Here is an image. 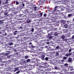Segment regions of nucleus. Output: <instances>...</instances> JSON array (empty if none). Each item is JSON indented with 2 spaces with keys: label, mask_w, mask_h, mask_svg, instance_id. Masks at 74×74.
Returning <instances> with one entry per match:
<instances>
[{
  "label": "nucleus",
  "mask_w": 74,
  "mask_h": 74,
  "mask_svg": "<svg viewBox=\"0 0 74 74\" xmlns=\"http://www.w3.org/2000/svg\"><path fill=\"white\" fill-rule=\"evenodd\" d=\"M10 54L9 53H7L5 54V56H2V58L4 59H7V57H5V56H8Z\"/></svg>",
  "instance_id": "f257e3e1"
},
{
  "label": "nucleus",
  "mask_w": 74,
  "mask_h": 74,
  "mask_svg": "<svg viewBox=\"0 0 74 74\" xmlns=\"http://www.w3.org/2000/svg\"><path fill=\"white\" fill-rule=\"evenodd\" d=\"M52 35V34H48V38L49 39H51V38H52V36H51Z\"/></svg>",
  "instance_id": "f03ea898"
},
{
  "label": "nucleus",
  "mask_w": 74,
  "mask_h": 74,
  "mask_svg": "<svg viewBox=\"0 0 74 74\" xmlns=\"http://www.w3.org/2000/svg\"><path fill=\"white\" fill-rule=\"evenodd\" d=\"M66 22H68V21H64L63 20H62L61 21V23H62L63 24H65Z\"/></svg>",
  "instance_id": "7ed1b4c3"
},
{
  "label": "nucleus",
  "mask_w": 74,
  "mask_h": 74,
  "mask_svg": "<svg viewBox=\"0 0 74 74\" xmlns=\"http://www.w3.org/2000/svg\"><path fill=\"white\" fill-rule=\"evenodd\" d=\"M21 60L22 61H21V62H23V63H26V61L25 60L23 59L21 60Z\"/></svg>",
  "instance_id": "20e7f679"
},
{
  "label": "nucleus",
  "mask_w": 74,
  "mask_h": 74,
  "mask_svg": "<svg viewBox=\"0 0 74 74\" xmlns=\"http://www.w3.org/2000/svg\"><path fill=\"white\" fill-rule=\"evenodd\" d=\"M44 58H45V55H43L42 56L41 58L42 60H44Z\"/></svg>",
  "instance_id": "39448f33"
},
{
  "label": "nucleus",
  "mask_w": 74,
  "mask_h": 74,
  "mask_svg": "<svg viewBox=\"0 0 74 74\" xmlns=\"http://www.w3.org/2000/svg\"><path fill=\"white\" fill-rule=\"evenodd\" d=\"M68 61L69 62H71L72 61V59L71 58H69L68 59Z\"/></svg>",
  "instance_id": "423d86ee"
},
{
  "label": "nucleus",
  "mask_w": 74,
  "mask_h": 74,
  "mask_svg": "<svg viewBox=\"0 0 74 74\" xmlns=\"http://www.w3.org/2000/svg\"><path fill=\"white\" fill-rule=\"evenodd\" d=\"M18 69V67H17L16 68H15V70L14 71V72L16 71H18V70H19V69Z\"/></svg>",
  "instance_id": "0eeeda50"
},
{
  "label": "nucleus",
  "mask_w": 74,
  "mask_h": 74,
  "mask_svg": "<svg viewBox=\"0 0 74 74\" xmlns=\"http://www.w3.org/2000/svg\"><path fill=\"white\" fill-rule=\"evenodd\" d=\"M64 37H65V36H64V35H62L61 36V38L62 39H64Z\"/></svg>",
  "instance_id": "6e6552de"
},
{
  "label": "nucleus",
  "mask_w": 74,
  "mask_h": 74,
  "mask_svg": "<svg viewBox=\"0 0 74 74\" xmlns=\"http://www.w3.org/2000/svg\"><path fill=\"white\" fill-rule=\"evenodd\" d=\"M59 49V47L58 46H57L56 48V50H58Z\"/></svg>",
  "instance_id": "1a4fd4ad"
},
{
  "label": "nucleus",
  "mask_w": 74,
  "mask_h": 74,
  "mask_svg": "<svg viewBox=\"0 0 74 74\" xmlns=\"http://www.w3.org/2000/svg\"><path fill=\"white\" fill-rule=\"evenodd\" d=\"M8 0H6V1L5 2V4H6L8 3Z\"/></svg>",
  "instance_id": "9d476101"
},
{
  "label": "nucleus",
  "mask_w": 74,
  "mask_h": 74,
  "mask_svg": "<svg viewBox=\"0 0 74 74\" xmlns=\"http://www.w3.org/2000/svg\"><path fill=\"white\" fill-rule=\"evenodd\" d=\"M64 27L65 28H67V24H65L64 25Z\"/></svg>",
  "instance_id": "9b49d317"
},
{
  "label": "nucleus",
  "mask_w": 74,
  "mask_h": 74,
  "mask_svg": "<svg viewBox=\"0 0 74 74\" xmlns=\"http://www.w3.org/2000/svg\"><path fill=\"white\" fill-rule=\"evenodd\" d=\"M8 44H9V45H12V44H13V43H12V42H11L10 43H9Z\"/></svg>",
  "instance_id": "f8f14e48"
},
{
  "label": "nucleus",
  "mask_w": 74,
  "mask_h": 74,
  "mask_svg": "<svg viewBox=\"0 0 74 74\" xmlns=\"http://www.w3.org/2000/svg\"><path fill=\"white\" fill-rule=\"evenodd\" d=\"M25 59H27V58H29V56H25Z\"/></svg>",
  "instance_id": "ddd939ff"
},
{
  "label": "nucleus",
  "mask_w": 74,
  "mask_h": 74,
  "mask_svg": "<svg viewBox=\"0 0 74 74\" xmlns=\"http://www.w3.org/2000/svg\"><path fill=\"white\" fill-rule=\"evenodd\" d=\"M54 36H58V33L56 32L54 33Z\"/></svg>",
  "instance_id": "4468645a"
},
{
  "label": "nucleus",
  "mask_w": 74,
  "mask_h": 74,
  "mask_svg": "<svg viewBox=\"0 0 74 74\" xmlns=\"http://www.w3.org/2000/svg\"><path fill=\"white\" fill-rule=\"evenodd\" d=\"M27 22L28 23H30V20L29 19H28L27 20Z\"/></svg>",
  "instance_id": "2eb2a0df"
},
{
  "label": "nucleus",
  "mask_w": 74,
  "mask_h": 74,
  "mask_svg": "<svg viewBox=\"0 0 74 74\" xmlns=\"http://www.w3.org/2000/svg\"><path fill=\"white\" fill-rule=\"evenodd\" d=\"M45 60H48V57H46L45 58Z\"/></svg>",
  "instance_id": "dca6fc26"
},
{
  "label": "nucleus",
  "mask_w": 74,
  "mask_h": 74,
  "mask_svg": "<svg viewBox=\"0 0 74 74\" xmlns=\"http://www.w3.org/2000/svg\"><path fill=\"white\" fill-rule=\"evenodd\" d=\"M30 60L29 59H27V62H30Z\"/></svg>",
  "instance_id": "f3484780"
},
{
  "label": "nucleus",
  "mask_w": 74,
  "mask_h": 74,
  "mask_svg": "<svg viewBox=\"0 0 74 74\" xmlns=\"http://www.w3.org/2000/svg\"><path fill=\"white\" fill-rule=\"evenodd\" d=\"M16 32H17V31H15L14 32V34L15 35L16 33Z\"/></svg>",
  "instance_id": "a211bd4d"
},
{
  "label": "nucleus",
  "mask_w": 74,
  "mask_h": 74,
  "mask_svg": "<svg viewBox=\"0 0 74 74\" xmlns=\"http://www.w3.org/2000/svg\"><path fill=\"white\" fill-rule=\"evenodd\" d=\"M25 13H27L28 12V10H25Z\"/></svg>",
  "instance_id": "6ab92c4d"
},
{
  "label": "nucleus",
  "mask_w": 74,
  "mask_h": 74,
  "mask_svg": "<svg viewBox=\"0 0 74 74\" xmlns=\"http://www.w3.org/2000/svg\"><path fill=\"white\" fill-rule=\"evenodd\" d=\"M20 72H21V71H19L16 72V74H19V73H20Z\"/></svg>",
  "instance_id": "aec40b11"
},
{
  "label": "nucleus",
  "mask_w": 74,
  "mask_h": 74,
  "mask_svg": "<svg viewBox=\"0 0 74 74\" xmlns=\"http://www.w3.org/2000/svg\"><path fill=\"white\" fill-rule=\"evenodd\" d=\"M63 59L64 60H66V59H67V57H64Z\"/></svg>",
  "instance_id": "412c9836"
},
{
  "label": "nucleus",
  "mask_w": 74,
  "mask_h": 74,
  "mask_svg": "<svg viewBox=\"0 0 74 74\" xmlns=\"http://www.w3.org/2000/svg\"><path fill=\"white\" fill-rule=\"evenodd\" d=\"M71 50L72 49H70L69 50V52H71Z\"/></svg>",
  "instance_id": "4be33fe9"
},
{
  "label": "nucleus",
  "mask_w": 74,
  "mask_h": 74,
  "mask_svg": "<svg viewBox=\"0 0 74 74\" xmlns=\"http://www.w3.org/2000/svg\"><path fill=\"white\" fill-rule=\"evenodd\" d=\"M31 30L32 32H34V28H32Z\"/></svg>",
  "instance_id": "5701e85b"
},
{
  "label": "nucleus",
  "mask_w": 74,
  "mask_h": 74,
  "mask_svg": "<svg viewBox=\"0 0 74 74\" xmlns=\"http://www.w3.org/2000/svg\"><path fill=\"white\" fill-rule=\"evenodd\" d=\"M56 55H57V56H58V55H59V52H56Z\"/></svg>",
  "instance_id": "b1692460"
},
{
  "label": "nucleus",
  "mask_w": 74,
  "mask_h": 74,
  "mask_svg": "<svg viewBox=\"0 0 74 74\" xmlns=\"http://www.w3.org/2000/svg\"><path fill=\"white\" fill-rule=\"evenodd\" d=\"M5 15H8V13H7V12L5 13Z\"/></svg>",
  "instance_id": "393cba45"
},
{
  "label": "nucleus",
  "mask_w": 74,
  "mask_h": 74,
  "mask_svg": "<svg viewBox=\"0 0 74 74\" xmlns=\"http://www.w3.org/2000/svg\"><path fill=\"white\" fill-rule=\"evenodd\" d=\"M44 16L46 17L47 16V14H44Z\"/></svg>",
  "instance_id": "a878e982"
},
{
  "label": "nucleus",
  "mask_w": 74,
  "mask_h": 74,
  "mask_svg": "<svg viewBox=\"0 0 74 74\" xmlns=\"http://www.w3.org/2000/svg\"><path fill=\"white\" fill-rule=\"evenodd\" d=\"M31 47H32V48H35V47L33 46V45H32L31 46Z\"/></svg>",
  "instance_id": "bb28decb"
},
{
  "label": "nucleus",
  "mask_w": 74,
  "mask_h": 74,
  "mask_svg": "<svg viewBox=\"0 0 74 74\" xmlns=\"http://www.w3.org/2000/svg\"><path fill=\"white\" fill-rule=\"evenodd\" d=\"M16 5H18V4H19V2L18 1H16Z\"/></svg>",
  "instance_id": "cd10ccee"
},
{
  "label": "nucleus",
  "mask_w": 74,
  "mask_h": 74,
  "mask_svg": "<svg viewBox=\"0 0 74 74\" xmlns=\"http://www.w3.org/2000/svg\"><path fill=\"white\" fill-rule=\"evenodd\" d=\"M10 56H11L9 55V56H7L6 57V58H10Z\"/></svg>",
  "instance_id": "c85d7f7f"
},
{
  "label": "nucleus",
  "mask_w": 74,
  "mask_h": 74,
  "mask_svg": "<svg viewBox=\"0 0 74 74\" xmlns=\"http://www.w3.org/2000/svg\"><path fill=\"white\" fill-rule=\"evenodd\" d=\"M64 66H68V64H65L64 65Z\"/></svg>",
  "instance_id": "c756f323"
},
{
  "label": "nucleus",
  "mask_w": 74,
  "mask_h": 74,
  "mask_svg": "<svg viewBox=\"0 0 74 74\" xmlns=\"http://www.w3.org/2000/svg\"><path fill=\"white\" fill-rule=\"evenodd\" d=\"M65 56H69V54L68 53H66L65 54Z\"/></svg>",
  "instance_id": "7c9ffc66"
},
{
  "label": "nucleus",
  "mask_w": 74,
  "mask_h": 74,
  "mask_svg": "<svg viewBox=\"0 0 74 74\" xmlns=\"http://www.w3.org/2000/svg\"><path fill=\"white\" fill-rule=\"evenodd\" d=\"M68 16L69 17L71 16V14H68Z\"/></svg>",
  "instance_id": "2f4dec72"
},
{
  "label": "nucleus",
  "mask_w": 74,
  "mask_h": 74,
  "mask_svg": "<svg viewBox=\"0 0 74 74\" xmlns=\"http://www.w3.org/2000/svg\"><path fill=\"white\" fill-rule=\"evenodd\" d=\"M72 39H73V40H74V35L73 36L72 38Z\"/></svg>",
  "instance_id": "473e14b6"
},
{
  "label": "nucleus",
  "mask_w": 74,
  "mask_h": 74,
  "mask_svg": "<svg viewBox=\"0 0 74 74\" xmlns=\"http://www.w3.org/2000/svg\"><path fill=\"white\" fill-rule=\"evenodd\" d=\"M69 55H71V53H69L68 54Z\"/></svg>",
  "instance_id": "72a5a7b5"
},
{
  "label": "nucleus",
  "mask_w": 74,
  "mask_h": 74,
  "mask_svg": "<svg viewBox=\"0 0 74 74\" xmlns=\"http://www.w3.org/2000/svg\"><path fill=\"white\" fill-rule=\"evenodd\" d=\"M61 61L62 62V63H63L64 62V60H61Z\"/></svg>",
  "instance_id": "f704fd0d"
},
{
  "label": "nucleus",
  "mask_w": 74,
  "mask_h": 74,
  "mask_svg": "<svg viewBox=\"0 0 74 74\" xmlns=\"http://www.w3.org/2000/svg\"><path fill=\"white\" fill-rule=\"evenodd\" d=\"M36 7H34V9L35 10H36Z\"/></svg>",
  "instance_id": "c9c22d12"
},
{
  "label": "nucleus",
  "mask_w": 74,
  "mask_h": 74,
  "mask_svg": "<svg viewBox=\"0 0 74 74\" xmlns=\"http://www.w3.org/2000/svg\"><path fill=\"white\" fill-rule=\"evenodd\" d=\"M3 36H4V35H7V33H5V34H3Z\"/></svg>",
  "instance_id": "e433bc0d"
},
{
  "label": "nucleus",
  "mask_w": 74,
  "mask_h": 74,
  "mask_svg": "<svg viewBox=\"0 0 74 74\" xmlns=\"http://www.w3.org/2000/svg\"><path fill=\"white\" fill-rule=\"evenodd\" d=\"M55 69L56 70V69H58V67H55Z\"/></svg>",
  "instance_id": "4c0bfd02"
},
{
  "label": "nucleus",
  "mask_w": 74,
  "mask_h": 74,
  "mask_svg": "<svg viewBox=\"0 0 74 74\" xmlns=\"http://www.w3.org/2000/svg\"><path fill=\"white\" fill-rule=\"evenodd\" d=\"M22 5L23 7H24L25 6V4L24 3H23L22 4Z\"/></svg>",
  "instance_id": "58836bf2"
},
{
  "label": "nucleus",
  "mask_w": 74,
  "mask_h": 74,
  "mask_svg": "<svg viewBox=\"0 0 74 74\" xmlns=\"http://www.w3.org/2000/svg\"><path fill=\"white\" fill-rule=\"evenodd\" d=\"M4 20H0V22H3Z\"/></svg>",
  "instance_id": "ea45409f"
},
{
  "label": "nucleus",
  "mask_w": 74,
  "mask_h": 74,
  "mask_svg": "<svg viewBox=\"0 0 74 74\" xmlns=\"http://www.w3.org/2000/svg\"><path fill=\"white\" fill-rule=\"evenodd\" d=\"M56 8H57V7H55V11H56Z\"/></svg>",
  "instance_id": "a19ab883"
},
{
  "label": "nucleus",
  "mask_w": 74,
  "mask_h": 74,
  "mask_svg": "<svg viewBox=\"0 0 74 74\" xmlns=\"http://www.w3.org/2000/svg\"><path fill=\"white\" fill-rule=\"evenodd\" d=\"M73 70H74V69H70L71 71H73Z\"/></svg>",
  "instance_id": "79ce46f5"
},
{
  "label": "nucleus",
  "mask_w": 74,
  "mask_h": 74,
  "mask_svg": "<svg viewBox=\"0 0 74 74\" xmlns=\"http://www.w3.org/2000/svg\"><path fill=\"white\" fill-rule=\"evenodd\" d=\"M25 68H26V67H27V66H24Z\"/></svg>",
  "instance_id": "37998d69"
},
{
  "label": "nucleus",
  "mask_w": 74,
  "mask_h": 74,
  "mask_svg": "<svg viewBox=\"0 0 74 74\" xmlns=\"http://www.w3.org/2000/svg\"><path fill=\"white\" fill-rule=\"evenodd\" d=\"M42 13H40V16H42Z\"/></svg>",
  "instance_id": "c03bdc74"
},
{
  "label": "nucleus",
  "mask_w": 74,
  "mask_h": 74,
  "mask_svg": "<svg viewBox=\"0 0 74 74\" xmlns=\"http://www.w3.org/2000/svg\"><path fill=\"white\" fill-rule=\"evenodd\" d=\"M63 10H64V9H61V11H63Z\"/></svg>",
  "instance_id": "a18cd8bd"
},
{
  "label": "nucleus",
  "mask_w": 74,
  "mask_h": 74,
  "mask_svg": "<svg viewBox=\"0 0 74 74\" xmlns=\"http://www.w3.org/2000/svg\"><path fill=\"white\" fill-rule=\"evenodd\" d=\"M0 60H2V58H0Z\"/></svg>",
  "instance_id": "49530a36"
},
{
  "label": "nucleus",
  "mask_w": 74,
  "mask_h": 74,
  "mask_svg": "<svg viewBox=\"0 0 74 74\" xmlns=\"http://www.w3.org/2000/svg\"><path fill=\"white\" fill-rule=\"evenodd\" d=\"M0 24H3V22H1L0 23Z\"/></svg>",
  "instance_id": "de8ad7c7"
},
{
  "label": "nucleus",
  "mask_w": 74,
  "mask_h": 74,
  "mask_svg": "<svg viewBox=\"0 0 74 74\" xmlns=\"http://www.w3.org/2000/svg\"><path fill=\"white\" fill-rule=\"evenodd\" d=\"M47 44H48V45L49 44V43L48 42H47Z\"/></svg>",
  "instance_id": "09e8293b"
},
{
  "label": "nucleus",
  "mask_w": 74,
  "mask_h": 74,
  "mask_svg": "<svg viewBox=\"0 0 74 74\" xmlns=\"http://www.w3.org/2000/svg\"><path fill=\"white\" fill-rule=\"evenodd\" d=\"M45 48H48V46H45Z\"/></svg>",
  "instance_id": "8fccbe9b"
},
{
  "label": "nucleus",
  "mask_w": 74,
  "mask_h": 74,
  "mask_svg": "<svg viewBox=\"0 0 74 74\" xmlns=\"http://www.w3.org/2000/svg\"><path fill=\"white\" fill-rule=\"evenodd\" d=\"M29 44H30V45L31 44H32V43L30 42V43H29Z\"/></svg>",
  "instance_id": "3c124183"
},
{
  "label": "nucleus",
  "mask_w": 74,
  "mask_h": 74,
  "mask_svg": "<svg viewBox=\"0 0 74 74\" xmlns=\"http://www.w3.org/2000/svg\"><path fill=\"white\" fill-rule=\"evenodd\" d=\"M50 14H53V13H51Z\"/></svg>",
  "instance_id": "603ef678"
},
{
  "label": "nucleus",
  "mask_w": 74,
  "mask_h": 74,
  "mask_svg": "<svg viewBox=\"0 0 74 74\" xmlns=\"http://www.w3.org/2000/svg\"><path fill=\"white\" fill-rule=\"evenodd\" d=\"M70 34L69 35V36H68V37H70Z\"/></svg>",
  "instance_id": "864d4df0"
},
{
  "label": "nucleus",
  "mask_w": 74,
  "mask_h": 74,
  "mask_svg": "<svg viewBox=\"0 0 74 74\" xmlns=\"http://www.w3.org/2000/svg\"><path fill=\"white\" fill-rule=\"evenodd\" d=\"M72 68V69H73V66H72V67H71V68Z\"/></svg>",
  "instance_id": "5fc2aeb1"
},
{
  "label": "nucleus",
  "mask_w": 74,
  "mask_h": 74,
  "mask_svg": "<svg viewBox=\"0 0 74 74\" xmlns=\"http://www.w3.org/2000/svg\"><path fill=\"white\" fill-rule=\"evenodd\" d=\"M1 4V1H0V5Z\"/></svg>",
  "instance_id": "6e6d98bb"
},
{
  "label": "nucleus",
  "mask_w": 74,
  "mask_h": 74,
  "mask_svg": "<svg viewBox=\"0 0 74 74\" xmlns=\"http://www.w3.org/2000/svg\"><path fill=\"white\" fill-rule=\"evenodd\" d=\"M8 52H10V51H8Z\"/></svg>",
  "instance_id": "4d7b16f0"
},
{
  "label": "nucleus",
  "mask_w": 74,
  "mask_h": 74,
  "mask_svg": "<svg viewBox=\"0 0 74 74\" xmlns=\"http://www.w3.org/2000/svg\"><path fill=\"white\" fill-rule=\"evenodd\" d=\"M20 28H22V27H20Z\"/></svg>",
  "instance_id": "13d9d810"
},
{
  "label": "nucleus",
  "mask_w": 74,
  "mask_h": 74,
  "mask_svg": "<svg viewBox=\"0 0 74 74\" xmlns=\"http://www.w3.org/2000/svg\"><path fill=\"white\" fill-rule=\"evenodd\" d=\"M49 48H50V49H51V47H49Z\"/></svg>",
  "instance_id": "bf43d9fd"
},
{
  "label": "nucleus",
  "mask_w": 74,
  "mask_h": 74,
  "mask_svg": "<svg viewBox=\"0 0 74 74\" xmlns=\"http://www.w3.org/2000/svg\"><path fill=\"white\" fill-rule=\"evenodd\" d=\"M73 21H74V18L73 19Z\"/></svg>",
  "instance_id": "052dcab7"
},
{
  "label": "nucleus",
  "mask_w": 74,
  "mask_h": 74,
  "mask_svg": "<svg viewBox=\"0 0 74 74\" xmlns=\"http://www.w3.org/2000/svg\"><path fill=\"white\" fill-rule=\"evenodd\" d=\"M4 54V53H2V54L3 55Z\"/></svg>",
  "instance_id": "680f3d73"
},
{
  "label": "nucleus",
  "mask_w": 74,
  "mask_h": 74,
  "mask_svg": "<svg viewBox=\"0 0 74 74\" xmlns=\"http://www.w3.org/2000/svg\"><path fill=\"white\" fill-rule=\"evenodd\" d=\"M0 34H1V32H0Z\"/></svg>",
  "instance_id": "e2e57ef3"
},
{
  "label": "nucleus",
  "mask_w": 74,
  "mask_h": 74,
  "mask_svg": "<svg viewBox=\"0 0 74 74\" xmlns=\"http://www.w3.org/2000/svg\"><path fill=\"white\" fill-rule=\"evenodd\" d=\"M73 53H74V51L73 52Z\"/></svg>",
  "instance_id": "0e129e2a"
},
{
  "label": "nucleus",
  "mask_w": 74,
  "mask_h": 74,
  "mask_svg": "<svg viewBox=\"0 0 74 74\" xmlns=\"http://www.w3.org/2000/svg\"><path fill=\"white\" fill-rule=\"evenodd\" d=\"M16 13H17V12H16Z\"/></svg>",
  "instance_id": "69168bd1"
}]
</instances>
